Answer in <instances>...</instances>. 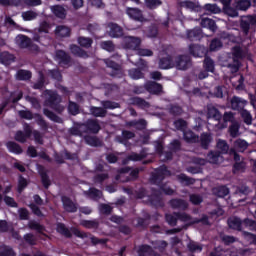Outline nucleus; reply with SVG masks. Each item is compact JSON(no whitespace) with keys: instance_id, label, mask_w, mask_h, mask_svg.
<instances>
[{"instance_id":"nucleus-1","label":"nucleus","mask_w":256,"mask_h":256,"mask_svg":"<svg viewBox=\"0 0 256 256\" xmlns=\"http://www.w3.org/2000/svg\"><path fill=\"white\" fill-rule=\"evenodd\" d=\"M60 103H61V97L58 96L57 93L51 90L46 91V101H45L46 107H50L51 109H54V111L61 113L65 108L59 105Z\"/></svg>"},{"instance_id":"nucleus-2","label":"nucleus","mask_w":256,"mask_h":256,"mask_svg":"<svg viewBox=\"0 0 256 256\" xmlns=\"http://www.w3.org/2000/svg\"><path fill=\"white\" fill-rule=\"evenodd\" d=\"M138 55L130 56L128 59L130 63L136 65L137 67H147V62L143 61L140 57H153V50L142 48L137 51Z\"/></svg>"},{"instance_id":"nucleus-3","label":"nucleus","mask_w":256,"mask_h":256,"mask_svg":"<svg viewBox=\"0 0 256 256\" xmlns=\"http://www.w3.org/2000/svg\"><path fill=\"white\" fill-rule=\"evenodd\" d=\"M123 45L125 49L137 51L141 45V38L135 36H127L124 38Z\"/></svg>"},{"instance_id":"nucleus-4","label":"nucleus","mask_w":256,"mask_h":256,"mask_svg":"<svg viewBox=\"0 0 256 256\" xmlns=\"http://www.w3.org/2000/svg\"><path fill=\"white\" fill-rule=\"evenodd\" d=\"M176 217H178L179 221H183V223H189L190 225H193L195 223H203L204 225H208L209 222L207 221V216H204L202 219H193L189 216V214L183 212L176 214Z\"/></svg>"},{"instance_id":"nucleus-5","label":"nucleus","mask_w":256,"mask_h":256,"mask_svg":"<svg viewBox=\"0 0 256 256\" xmlns=\"http://www.w3.org/2000/svg\"><path fill=\"white\" fill-rule=\"evenodd\" d=\"M126 14L128 17H130V19H133L134 21H139L140 23L147 21L145 16H143V11H141L139 8H127Z\"/></svg>"},{"instance_id":"nucleus-6","label":"nucleus","mask_w":256,"mask_h":256,"mask_svg":"<svg viewBox=\"0 0 256 256\" xmlns=\"http://www.w3.org/2000/svg\"><path fill=\"white\" fill-rule=\"evenodd\" d=\"M189 56L181 55L174 58V67L180 71H185L189 67Z\"/></svg>"},{"instance_id":"nucleus-7","label":"nucleus","mask_w":256,"mask_h":256,"mask_svg":"<svg viewBox=\"0 0 256 256\" xmlns=\"http://www.w3.org/2000/svg\"><path fill=\"white\" fill-rule=\"evenodd\" d=\"M31 133H32L31 126H29V124H25L24 125V132L23 131H18L15 135V139L19 143H25V141H27V139H29L31 137Z\"/></svg>"},{"instance_id":"nucleus-8","label":"nucleus","mask_w":256,"mask_h":256,"mask_svg":"<svg viewBox=\"0 0 256 256\" xmlns=\"http://www.w3.org/2000/svg\"><path fill=\"white\" fill-rule=\"evenodd\" d=\"M247 105V100L234 96L231 100V107L234 109V111H240L242 112L245 109V106Z\"/></svg>"},{"instance_id":"nucleus-9","label":"nucleus","mask_w":256,"mask_h":256,"mask_svg":"<svg viewBox=\"0 0 256 256\" xmlns=\"http://www.w3.org/2000/svg\"><path fill=\"white\" fill-rule=\"evenodd\" d=\"M145 89L152 95H159V93H163V86L157 82H147L145 84Z\"/></svg>"},{"instance_id":"nucleus-10","label":"nucleus","mask_w":256,"mask_h":256,"mask_svg":"<svg viewBox=\"0 0 256 256\" xmlns=\"http://www.w3.org/2000/svg\"><path fill=\"white\" fill-rule=\"evenodd\" d=\"M83 125L86 127V133L97 134L99 131H101V125H99V121L97 120H88Z\"/></svg>"},{"instance_id":"nucleus-11","label":"nucleus","mask_w":256,"mask_h":256,"mask_svg":"<svg viewBox=\"0 0 256 256\" xmlns=\"http://www.w3.org/2000/svg\"><path fill=\"white\" fill-rule=\"evenodd\" d=\"M62 203L65 211L68 213H77V204L69 199L67 196L62 197Z\"/></svg>"},{"instance_id":"nucleus-12","label":"nucleus","mask_w":256,"mask_h":256,"mask_svg":"<svg viewBox=\"0 0 256 256\" xmlns=\"http://www.w3.org/2000/svg\"><path fill=\"white\" fill-rule=\"evenodd\" d=\"M175 67V58L171 56H165L159 61L160 69H173Z\"/></svg>"},{"instance_id":"nucleus-13","label":"nucleus","mask_w":256,"mask_h":256,"mask_svg":"<svg viewBox=\"0 0 256 256\" xmlns=\"http://www.w3.org/2000/svg\"><path fill=\"white\" fill-rule=\"evenodd\" d=\"M70 135H74L75 137H83L85 133H87V126L84 124H76L69 130Z\"/></svg>"},{"instance_id":"nucleus-14","label":"nucleus","mask_w":256,"mask_h":256,"mask_svg":"<svg viewBox=\"0 0 256 256\" xmlns=\"http://www.w3.org/2000/svg\"><path fill=\"white\" fill-rule=\"evenodd\" d=\"M234 160L236 163L234 164V173H243L245 171V167H247V164H245V161H241V157L239 154L234 153Z\"/></svg>"},{"instance_id":"nucleus-15","label":"nucleus","mask_w":256,"mask_h":256,"mask_svg":"<svg viewBox=\"0 0 256 256\" xmlns=\"http://www.w3.org/2000/svg\"><path fill=\"white\" fill-rule=\"evenodd\" d=\"M55 59L60 65H69V62L71 61L69 54H66L63 50L56 51Z\"/></svg>"},{"instance_id":"nucleus-16","label":"nucleus","mask_w":256,"mask_h":256,"mask_svg":"<svg viewBox=\"0 0 256 256\" xmlns=\"http://www.w3.org/2000/svg\"><path fill=\"white\" fill-rule=\"evenodd\" d=\"M50 9L55 17H58V19H65V17H67V10H65V8L61 5L51 6Z\"/></svg>"},{"instance_id":"nucleus-17","label":"nucleus","mask_w":256,"mask_h":256,"mask_svg":"<svg viewBox=\"0 0 256 256\" xmlns=\"http://www.w3.org/2000/svg\"><path fill=\"white\" fill-rule=\"evenodd\" d=\"M108 27L110 29L109 31V35L110 37H122L123 35V28H121L119 25L115 24V23H110L108 24Z\"/></svg>"},{"instance_id":"nucleus-18","label":"nucleus","mask_w":256,"mask_h":256,"mask_svg":"<svg viewBox=\"0 0 256 256\" xmlns=\"http://www.w3.org/2000/svg\"><path fill=\"white\" fill-rule=\"evenodd\" d=\"M186 35H187V39H189V41H199V39H201V37H203L201 28H194L192 30H188Z\"/></svg>"},{"instance_id":"nucleus-19","label":"nucleus","mask_w":256,"mask_h":256,"mask_svg":"<svg viewBox=\"0 0 256 256\" xmlns=\"http://www.w3.org/2000/svg\"><path fill=\"white\" fill-rule=\"evenodd\" d=\"M189 51L194 57H203L206 53L205 47L199 45H190Z\"/></svg>"},{"instance_id":"nucleus-20","label":"nucleus","mask_w":256,"mask_h":256,"mask_svg":"<svg viewBox=\"0 0 256 256\" xmlns=\"http://www.w3.org/2000/svg\"><path fill=\"white\" fill-rule=\"evenodd\" d=\"M16 43L18 46H20L21 49H29V45H31V40L25 35H18L16 37Z\"/></svg>"},{"instance_id":"nucleus-21","label":"nucleus","mask_w":256,"mask_h":256,"mask_svg":"<svg viewBox=\"0 0 256 256\" xmlns=\"http://www.w3.org/2000/svg\"><path fill=\"white\" fill-rule=\"evenodd\" d=\"M207 159L213 165H219V163H223V156L219 152H210L207 155Z\"/></svg>"},{"instance_id":"nucleus-22","label":"nucleus","mask_w":256,"mask_h":256,"mask_svg":"<svg viewBox=\"0 0 256 256\" xmlns=\"http://www.w3.org/2000/svg\"><path fill=\"white\" fill-rule=\"evenodd\" d=\"M228 225H229L230 229H236V231H241V229H243V227H245L243 222H241V219H239L237 217L230 218L228 220Z\"/></svg>"},{"instance_id":"nucleus-23","label":"nucleus","mask_w":256,"mask_h":256,"mask_svg":"<svg viewBox=\"0 0 256 256\" xmlns=\"http://www.w3.org/2000/svg\"><path fill=\"white\" fill-rule=\"evenodd\" d=\"M207 115H208V119H214V121H221V118L223 117L221 115V112H219V110L214 106L208 107Z\"/></svg>"},{"instance_id":"nucleus-24","label":"nucleus","mask_w":256,"mask_h":256,"mask_svg":"<svg viewBox=\"0 0 256 256\" xmlns=\"http://www.w3.org/2000/svg\"><path fill=\"white\" fill-rule=\"evenodd\" d=\"M104 63L109 67L110 69H113L114 73L111 74L112 77H115L116 75H119L121 73V66L117 64V62L111 60V59H106L104 60Z\"/></svg>"},{"instance_id":"nucleus-25","label":"nucleus","mask_w":256,"mask_h":256,"mask_svg":"<svg viewBox=\"0 0 256 256\" xmlns=\"http://www.w3.org/2000/svg\"><path fill=\"white\" fill-rule=\"evenodd\" d=\"M170 205L173 209H182L183 211L189 207V204L182 199H173L170 201Z\"/></svg>"},{"instance_id":"nucleus-26","label":"nucleus","mask_w":256,"mask_h":256,"mask_svg":"<svg viewBox=\"0 0 256 256\" xmlns=\"http://www.w3.org/2000/svg\"><path fill=\"white\" fill-rule=\"evenodd\" d=\"M183 133L184 141H186V143H197V141H199V136L195 135L193 131L184 130Z\"/></svg>"},{"instance_id":"nucleus-27","label":"nucleus","mask_w":256,"mask_h":256,"mask_svg":"<svg viewBox=\"0 0 256 256\" xmlns=\"http://www.w3.org/2000/svg\"><path fill=\"white\" fill-rule=\"evenodd\" d=\"M201 27H204L206 29H210V31H216L217 25L215 24V20L211 18H204L201 20L200 23Z\"/></svg>"},{"instance_id":"nucleus-28","label":"nucleus","mask_w":256,"mask_h":256,"mask_svg":"<svg viewBox=\"0 0 256 256\" xmlns=\"http://www.w3.org/2000/svg\"><path fill=\"white\" fill-rule=\"evenodd\" d=\"M70 51L73 53V55H76V57H82L83 59H87V57H89L87 52L77 45H71Z\"/></svg>"},{"instance_id":"nucleus-29","label":"nucleus","mask_w":256,"mask_h":256,"mask_svg":"<svg viewBox=\"0 0 256 256\" xmlns=\"http://www.w3.org/2000/svg\"><path fill=\"white\" fill-rule=\"evenodd\" d=\"M55 33L58 37H69L71 35V28L61 25L55 29Z\"/></svg>"},{"instance_id":"nucleus-30","label":"nucleus","mask_w":256,"mask_h":256,"mask_svg":"<svg viewBox=\"0 0 256 256\" xmlns=\"http://www.w3.org/2000/svg\"><path fill=\"white\" fill-rule=\"evenodd\" d=\"M0 61L3 65H11V63L15 61V56L10 54L9 52H3L0 55Z\"/></svg>"},{"instance_id":"nucleus-31","label":"nucleus","mask_w":256,"mask_h":256,"mask_svg":"<svg viewBox=\"0 0 256 256\" xmlns=\"http://www.w3.org/2000/svg\"><path fill=\"white\" fill-rule=\"evenodd\" d=\"M156 151L160 153V157H164L163 161H169L173 159V153L171 152H164L163 153V144L157 143L156 145Z\"/></svg>"},{"instance_id":"nucleus-32","label":"nucleus","mask_w":256,"mask_h":256,"mask_svg":"<svg viewBox=\"0 0 256 256\" xmlns=\"http://www.w3.org/2000/svg\"><path fill=\"white\" fill-rule=\"evenodd\" d=\"M116 181H120V183H127V181H129V168H123L120 170L119 174L116 176Z\"/></svg>"},{"instance_id":"nucleus-33","label":"nucleus","mask_w":256,"mask_h":256,"mask_svg":"<svg viewBox=\"0 0 256 256\" xmlns=\"http://www.w3.org/2000/svg\"><path fill=\"white\" fill-rule=\"evenodd\" d=\"M122 137L123 138H121V136H116L115 141H117V143H125L127 139H133V137H135V133L124 130L122 131Z\"/></svg>"},{"instance_id":"nucleus-34","label":"nucleus","mask_w":256,"mask_h":256,"mask_svg":"<svg viewBox=\"0 0 256 256\" xmlns=\"http://www.w3.org/2000/svg\"><path fill=\"white\" fill-rule=\"evenodd\" d=\"M132 105H137V107H140L141 109H149V102L143 100V98L140 97H134L131 99Z\"/></svg>"},{"instance_id":"nucleus-35","label":"nucleus","mask_w":256,"mask_h":256,"mask_svg":"<svg viewBox=\"0 0 256 256\" xmlns=\"http://www.w3.org/2000/svg\"><path fill=\"white\" fill-rule=\"evenodd\" d=\"M234 147L237 151H239L240 153H243V151L247 150V147H249V143H247V141L243 139H237L234 142Z\"/></svg>"},{"instance_id":"nucleus-36","label":"nucleus","mask_w":256,"mask_h":256,"mask_svg":"<svg viewBox=\"0 0 256 256\" xmlns=\"http://www.w3.org/2000/svg\"><path fill=\"white\" fill-rule=\"evenodd\" d=\"M167 175H171V173L169 172V170H167V167L162 166L160 167L157 172H156V176H155V183H157V181H161V179H163L165 176Z\"/></svg>"},{"instance_id":"nucleus-37","label":"nucleus","mask_w":256,"mask_h":256,"mask_svg":"<svg viewBox=\"0 0 256 256\" xmlns=\"http://www.w3.org/2000/svg\"><path fill=\"white\" fill-rule=\"evenodd\" d=\"M147 157V154L145 152L138 153H132L127 157V160H125L123 163L124 165L127 164L128 161H141L142 159H145Z\"/></svg>"},{"instance_id":"nucleus-38","label":"nucleus","mask_w":256,"mask_h":256,"mask_svg":"<svg viewBox=\"0 0 256 256\" xmlns=\"http://www.w3.org/2000/svg\"><path fill=\"white\" fill-rule=\"evenodd\" d=\"M84 140L90 147H100L101 145V140L95 136H85Z\"/></svg>"},{"instance_id":"nucleus-39","label":"nucleus","mask_w":256,"mask_h":256,"mask_svg":"<svg viewBox=\"0 0 256 256\" xmlns=\"http://www.w3.org/2000/svg\"><path fill=\"white\" fill-rule=\"evenodd\" d=\"M90 113L94 115V117H105V115H107V110L101 107L92 106L90 108Z\"/></svg>"},{"instance_id":"nucleus-40","label":"nucleus","mask_w":256,"mask_h":256,"mask_svg":"<svg viewBox=\"0 0 256 256\" xmlns=\"http://www.w3.org/2000/svg\"><path fill=\"white\" fill-rule=\"evenodd\" d=\"M21 17L24 21H34L36 17H39V14L33 10L22 12Z\"/></svg>"},{"instance_id":"nucleus-41","label":"nucleus","mask_w":256,"mask_h":256,"mask_svg":"<svg viewBox=\"0 0 256 256\" xmlns=\"http://www.w3.org/2000/svg\"><path fill=\"white\" fill-rule=\"evenodd\" d=\"M217 149L223 154L229 153V144L225 140L218 139Z\"/></svg>"},{"instance_id":"nucleus-42","label":"nucleus","mask_w":256,"mask_h":256,"mask_svg":"<svg viewBox=\"0 0 256 256\" xmlns=\"http://www.w3.org/2000/svg\"><path fill=\"white\" fill-rule=\"evenodd\" d=\"M7 147L11 153H15L16 155H21V153H23V149H21V146H19V144L15 142H8Z\"/></svg>"},{"instance_id":"nucleus-43","label":"nucleus","mask_w":256,"mask_h":256,"mask_svg":"<svg viewBox=\"0 0 256 256\" xmlns=\"http://www.w3.org/2000/svg\"><path fill=\"white\" fill-rule=\"evenodd\" d=\"M240 115L246 125H251L253 123V116L250 111L244 109L240 112Z\"/></svg>"},{"instance_id":"nucleus-44","label":"nucleus","mask_w":256,"mask_h":256,"mask_svg":"<svg viewBox=\"0 0 256 256\" xmlns=\"http://www.w3.org/2000/svg\"><path fill=\"white\" fill-rule=\"evenodd\" d=\"M16 79L19 81H29V79H31V72L28 70H19L16 73Z\"/></svg>"},{"instance_id":"nucleus-45","label":"nucleus","mask_w":256,"mask_h":256,"mask_svg":"<svg viewBox=\"0 0 256 256\" xmlns=\"http://www.w3.org/2000/svg\"><path fill=\"white\" fill-rule=\"evenodd\" d=\"M213 193L216 194L217 197H227V195H229V188L225 186H220L214 188Z\"/></svg>"},{"instance_id":"nucleus-46","label":"nucleus","mask_w":256,"mask_h":256,"mask_svg":"<svg viewBox=\"0 0 256 256\" xmlns=\"http://www.w3.org/2000/svg\"><path fill=\"white\" fill-rule=\"evenodd\" d=\"M180 5L181 7H184V9H189L190 11H199L197 3L192 1H183Z\"/></svg>"},{"instance_id":"nucleus-47","label":"nucleus","mask_w":256,"mask_h":256,"mask_svg":"<svg viewBox=\"0 0 256 256\" xmlns=\"http://www.w3.org/2000/svg\"><path fill=\"white\" fill-rule=\"evenodd\" d=\"M240 125L237 122L232 123V125L229 127V134L230 136H232L233 138L235 137H239V135H241V133H239V129H240Z\"/></svg>"},{"instance_id":"nucleus-48","label":"nucleus","mask_w":256,"mask_h":256,"mask_svg":"<svg viewBox=\"0 0 256 256\" xmlns=\"http://www.w3.org/2000/svg\"><path fill=\"white\" fill-rule=\"evenodd\" d=\"M178 181L182 183V185H193L195 183V179L187 177L185 174H180L177 176Z\"/></svg>"},{"instance_id":"nucleus-49","label":"nucleus","mask_w":256,"mask_h":256,"mask_svg":"<svg viewBox=\"0 0 256 256\" xmlns=\"http://www.w3.org/2000/svg\"><path fill=\"white\" fill-rule=\"evenodd\" d=\"M43 113L50 121H54L55 123H61L62 120L59 116H57L55 113L49 111L48 109H44Z\"/></svg>"},{"instance_id":"nucleus-50","label":"nucleus","mask_w":256,"mask_h":256,"mask_svg":"<svg viewBox=\"0 0 256 256\" xmlns=\"http://www.w3.org/2000/svg\"><path fill=\"white\" fill-rule=\"evenodd\" d=\"M204 69L210 73H213V71H215V62H213L211 58L206 57L204 60Z\"/></svg>"},{"instance_id":"nucleus-51","label":"nucleus","mask_w":256,"mask_h":256,"mask_svg":"<svg viewBox=\"0 0 256 256\" xmlns=\"http://www.w3.org/2000/svg\"><path fill=\"white\" fill-rule=\"evenodd\" d=\"M187 247H188L189 251H191L192 253H201V251H203V247L200 246V244L197 242L191 241L187 245Z\"/></svg>"},{"instance_id":"nucleus-52","label":"nucleus","mask_w":256,"mask_h":256,"mask_svg":"<svg viewBox=\"0 0 256 256\" xmlns=\"http://www.w3.org/2000/svg\"><path fill=\"white\" fill-rule=\"evenodd\" d=\"M174 127L178 131H182L184 133V131H186V129H187V121H185L183 119H178V120L174 121Z\"/></svg>"},{"instance_id":"nucleus-53","label":"nucleus","mask_w":256,"mask_h":256,"mask_svg":"<svg viewBox=\"0 0 256 256\" xmlns=\"http://www.w3.org/2000/svg\"><path fill=\"white\" fill-rule=\"evenodd\" d=\"M78 43L81 47L89 48L93 45V39L82 36L78 38Z\"/></svg>"},{"instance_id":"nucleus-54","label":"nucleus","mask_w":256,"mask_h":256,"mask_svg":"<svg viewBox=\"0 0 256 256\" xmlns=\"http://www.w3.org/2000/svg\"><path fill=\"white\" fill-rule=\"evenodd\" d=\"M0 256H16L15 251L9 246L0 247Z\"/></svg>"},{"instance_id":"nucleus-55","label":"nucleus","mask_w":256,"mask_h":256,"mask_svg":"<svg viewBox=\"0 0 256 256\" xmlns=\"http://www.w3.org/2000/svg\"><path fill=\"white\" fill-rule=\"evenodd\" d=\"M101 105L105 111H107V109H118L119 107V103L112 101H102Z\"/></svg>"},{"instance_id":"nucleus-56","label":"nucleus","mask_w":256,"mask_h":256,"mask_svg":"<svg viewBox=\"0 0 256 256\" xmlns=\"http://www.w3.org/2000/svg\"><path fill=\"white\" fill-rule=\"evenodd\" d=\"M89 197H91V199H94L95 201H97V199H101L103 197V192H101L98 189L91 188L89 190Z\"/></svg>"},{"instance_id":"nucleus-57","label":"nucleus","mask_w":256,"mask_h":256,"mask_svg":"<svg viewBox=\"0 0 256 256\" xmlns=\"http://www.w3.org/2000/svg\"><path fill=\"white\" fill-rule=\"evenodd\" d=\"M130 125H132L133 127H136V129H138L139 131L145 129V127H147V121L141 119L139 121H132L130 123Z\"/></svg>"},{"instance_id":"nucleus-58","label":"nucleus","mask_w":256,"mask_h":256,"mask_svg":"<svg viewBox=\"0 0 256 256\" xmlns=\"http://www.w3.org/2000/svg\"><path fill=\"white\" fill-rule=\"evenodd\" d=\"M251 7V1L249 0H241L237 4V9L240 11H247L248 8Z\"/></svg>"},{"instance_id":"nucleus-59","label":"nucleus","mask_w":256,"mask_h":256,"mask_svg":"<svg viewBox=\"0 0 256 256\" xmlns=\"http://www.w3.org/2000/svg\"><path fill=\"white\" fill-rule=\"evenodd\" d=\"M129 77L131 79H143V72L138 69H131L129 70Z\"/></svg>"},{"instance_id":"nucleus-60","label":"nucleus","mask_w":256,"mask_h":256,"mask_svg":"<svg viewBox=\"0 0 256 256\" xmlns=\"http://www.w3.org/2000/svg\"><path fill=\"white\" fill-rule=\"evenodd\" d=\"M100 45L105 51H109L110 53L115 51V44H113L111 41L101 42Z\"/></svg>"},{"instance_id":"nucleus-61","label":"nucleus","mask_w":256,"mask_h":256,"mask_svg":"<svg viewBox=\"0 0 256 256\" xmlns=\"http://www.w3.org/2000/svg\"><path fill=\"white\" fill-rule=\"evenodd\" d=\"M144 3L148 9H156L161 5V0H144Z\"/></svg>"},{"instance_id":"nucleus-62","label":"nucleus","mask_w":256,"mask_h":256,"mask_svg":"<svg viewBox=\"0 0 256 256\" xmlns=\"http://www.w3.org/2000/svg\"><path fill=\"white\" fill-rule=\"evenodd\" d=\"M57 231L58 233H61V235H65V237H71V231H69V229H67L64 224H58Z\"/></svg>"},{"instance_id":"nucleus-63","label":"nucleus","mask_w":256,"mask_h":256,"mask_svg":"<svg viewBox=\"0 0 256 256\" xmlns=\"http://www.w3.org/2000/svg\"><path fill=\"white\" fill-rule=\"evenodd\" d=\"M68 111L71 115H78L79 113V105L75 102H69Z\"/></svg>"},{"instance_id":"nucleus-64","label":"nucleus","mask_w":256,"mask_h":256,"mask_svg":"<svg viewBox=\"0 0 256 256\" xmlns=\"http://www.w3.org/2000/svg\"><path fill=\"white\" fill-rule=\"evenodd\" d=\"M211 135L209 134H202L201 135V145L204 147V149H207L209 146V143H211Z\"/></svg>"}]
</instances>
